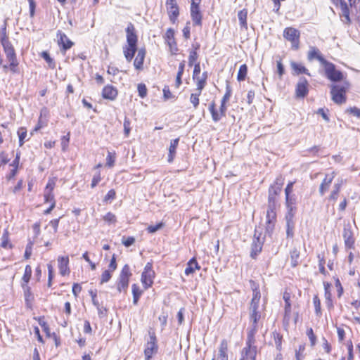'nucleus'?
<instances>
[{"label": "nucleus", "mask_w": 360, "mask_h": 360, "mask_svg": "<svg viewBox=\"0 0 360 360\" xmlns=\"http://www.w3.org/2000/svg\"><path fill=\"white\" fill-rule=\"evenodd\" d=\"M209 110L211 113L212 118L214 122H218L225 115H220V112L216 108L214 101H212L209 105Z\"/></svg>", "instance_id": "25"}, {"label": "nucleus", "mask_w": 360, "mask_h": 360, "mask_svg": "<svg viewBox=\"0 0 360 360\" xmlns=\"http://www.w3.org/2000/svg\"><path fill=\"white\" fill-rule=\"evenodd\" d=\"M277 195L269 194L268 195V208L276 209L277 205Z\"/></svg>", "instance_id": "43"}, {"label": "nucleus", "mask_w": 360, "mask_h": 360, "mask_svg": "<svg viewBox=\"0 0 360 360\" xmlns=\"http://www.w3.org/2000/svg\"><path fill=\"white\" fill-rule=\"evenodd\" d=\"M179 142V138L171 141L169 148L168 162H172L174 158L176 150Z\"/></svg>", "instance_id": "27"}, {"label": "nucleus", "mask_w": 360, "mask_h": 360, "mask_svg": "<svg viewBox=\"0 0 360 360\" xmlns=\"http://www.w3.org/2000/svg\"><path fill=\"white\" fill-rule=\"evenodd\" d=\"M102 96L105 99L113 101L117 96V90L111 85H107L103 89Z\"/></svg>", "instance_id": "18"}, {"label": "nucleus", "mask_w": 360, "mask_h": 360, "mask_svg": "<svg viewBox=\"0 0 360 360\" xmlns=\"http://www.w3.org/2000/svg\"><path fill=\"white\" fill-rule=\"evenodd\" d=\"M231 96V89L230 86L229 84H227L226 87V93L224 95L221 101L226 103L229 100Z\"/></svg>", "instance_id": "60"}, {"label": "nucleus", "mask_w": 360, "mask_h": 360, "mask_svg": "<svg viewBox=\"0 0 360 360\" xmlns=\"http://www.w3.org/2000/svg\"><path fill=\"white\" fill-rule=\"evenodd\" d=\"M125 31L127 44L123 47V53L126 60L130 62L137 51L138 37L131 22L128 23Z\"/></svg>", "instance_id": "1"}, {"label": "nucleus", "mask_w": 360, "mask_h": 360, "mask_svg": "<svg viewBox=\"0 0 360 360\" xmlns=\"http://www.w3.org/2000/svg\"><path fill=\"white\" fill-rule=\"evenodd\" d=\"M32 272V267L30 265H27L25 266L24 275L22 278V280L23 281V283L22 284L27 285V283H29V281L31 278Z\"/></svg>", "instance_id": "37"}, {"label": "nucleus", "mask_w": 360, "mask_h": 360, "mask_svg": "<svg viewBox=\"0 0 360 360\" xmlns=\"http://www.w3.org/2000/svg\"><path fill=\"white\" fill-rule=\"evenodd\" d=\"M111 277H112V271H110L108 269L105 270L101 275L100 283L103 284L104 283L108 282L110 280Z\"/></svg>", "instance_id": "47"}, {"label": "nucleus", "mask_w": 360, "mask_h": 360, "mask_svg": "<svg viewBox=\"0 0 360 360\" xmlns=\"http://www.w3.org/2000/svg\"><path fill=\"white\" fill-rule=\"evenodd\" d=\"M273 337L275 342L276 347L278 350L281 351L282 348V335L276 331L273 332Z\"/></svg>", "instance_id": "39"}, {"label": "nucleus", "mask_w": 360, "mask_h": 360, "mask_svg": "<svg viewBox=\"0 0 360 360\" xmlns=\"http://www.w3.org/2000/svg\"><path fill=\"white\" fill-rule=\"evenodd\" d=\"M275 224L274 223H266L265 236L268 235L271 236L274 229Z\"/></svg>", "instance_id": "64"}, {"label": "nucleus", "mask_w": 360, "mask_h": 360, "mask_svg": "<svg viewBox=\"0 0 360 360\" xmlns=\"http://www.w3.org/2000/svg\"><path fill=\"white\" fill-rule=\"evenodd\" d=\"M200 266L195 257L191 258L188 262L187 267L185 269V274L188 276L194 272L195 269H200Z\"/></svg>", "instance_id": "29"}, {"label": "nucleus", "mask_w": 360, "mask_h": 360, "mask_svg": "<svg viewBox=\"0 0 360 360\" xmlns=\"http://www.w3.org/2000/svg\"><path fill=\"white\" fill-rule=\"evenodd\" d=\"M342 236L345 240V246L348 248H353L354 239L353 237L352 231L349 229L344 228Z\"/></svg>", "instance_id": "23"}, {"label": "nucleus", "mask_w": 360, "mask_h": 360, "mask_svg": "<svg viewBox=\"0 0 360 360\" xmlns=\"http://www.w3.org/2000/svg\"><path fill=\"white\" fill-rule=\"evenodd\" d=\"M158 349L156 345V337L154 334L150 335V340L147 342L144 350L146 360H150L154 353Z\"/></svg>", "instance_id": "13"}, {"label": "nucleus", "mask_w": 360, "mask_h": 360, "mask_svg": "<svg viewBox=\"0 0 360 360\" xmlns=\"http://www.w3.org/2000/svg\"><path fill=\"white\" fill-rule=\"evenodd\" d=\"M1 44L6 54L7 60L9 62V65H4L3 69L5 72L9 68L13 73L19 72L18 70V60L17 59L15 49L8 41V37H1Z\"/></svg>", "instance_id": "2"}, {"label": "nucleus", "mask_w": 360, "mask_h": 360, "mask_svg": "<svg viewBox=\"0 0 360 360\" xmlns=\"http://www.w3.org/2000/svg\"><path fill=\"white\" fill-rule=\"evenodd\" d=\"M347 112L355 116L358 118H360V109L356 107H352L347 110Z\"/></svg>", "instance_id": "59"}, {"label": "nucleus", "mask_w": 360, "mask_h": 360, "mask_svg": "<svg viewBox=\"0 0 360 360\" xmlns=\"http://www.w3.org/2000/svg\"><path fill=\"white\" fill-rule=\"evenodd\" d=\"M313 302L315 308V313L317 316H320L321 315V301L317 295H315L313 298Z\"/></svg>", "instance_id": "45"}, {"label": "nucleus", "mask_w": 360, "mask_h": 360, "mask_svg": "<svg viewBox=\"0 0 360 360\" xmlns=\"http://www.w3.org/2000/svg\"><path fill=\"white\" fill-rule=\"evenodd\" d=\"M250 321L252 322V328L248 333V338L246 341V345H253L255 343V335L257 331V322L259 320L261 316L258 309L250 310Z\"/></svg>", "instance_id": "5"}, {"label": "nucleus", "mask_w": 360, "mask_h": 360, "mask_svg": "<svg viewBox=\"0 0 360 360\" xmlns=\"http://www.w3.org/2000/svg\"><path fill=\"white\" fill-rule=\"evenodd\" d=\"M166 7L170 21L174 24L179 15V8L176 0H166Z\"/></svg>", "instance_id": "9"}, {"label": "nucleus", "mask_w": 360, "mask_h": 360, "mask_svg": "<svg viewBox=\"0 0 360 360\" xmlns=\"http://www.w3.org/2000/svg\"><path fill=\"white\" fill-rule=\"evenodd\" d=\"M290 66L292 70L295 72V75L305 74L308 76H311L309 70L302 65L297 63L296 62L292 61L290 63Z\"/></svg>", "instance_id": "26"}, {"label": "nucleus", "mask_w": 360, "mask_h": 360, "mask_svg": "<svg viewBox=\"0 0 360 360\" xmlns=\"http://www.w3.org/2000/svg\"><path fill=\"white\" fill-rule=\"evenodd\" d=\"M263 246V241L260 239L259 236H256L255 234L252 243L251 244L250 257L255 259L257 256L261 252Z\"/></svg>", "instance_id": "14"}, {"label": "nucleus", "mask_w": 360, "mask_h": 360, "mask_svg": "<svg viewBox=\"0 0 360 360\" xmlns=\"http://www.w3.org/2000/svg\"><path fill=\"white\" fill-rule=\"evenodd\" d=\"M154 277L155 271L153 270V264L148 262L144 267L141 278L143 286L146 290L152 286Z\"/></svg>", "instance_id": "7"}, {"label": "nucleus", "mask_w": 360, "mask_h": 360, "mask_svg": "<svg viewBox=\"0 0 360 360\" xmlns=\"http://www.w3.org/2000/svg\"><path fill=\"white\" fill-rule=\"evenodd\" d=\"M41 57L48 63L50 68L54 69L56 68V63L53 60V59L50 56V55L48 52L43 51L41 53Z\"/></svg>", "instance_id": "38"}, {"label": "nucleus", "mask_w": 360, "mask_h": 360, "mask_svg": "<svg viewBox=\"0 0 360 360\" xmlns=\"http://www.w3.org/2000/svg\"><path fill=\"white\" fill-rule=\"evenodd\" d=\"M283 299L285 300V316H289L291 312V304L290 302V297L289 295H284Z\"/></svg>", "instance_id": "49"}, {"label": "nucleus", "mask_w": 360, "mask_h": 360, "mask_svg": "<svg viewBox=\"0 0 360 360\" xmlns=\"http://www.w3.org/2000/svg\"><path fill=\"white\" fill-rule=\"evenodd\" d=\"M290 259H291V265L293 267H295L299 264V258H300V251L297 248H293L290 251Z\"/></svg>", "instance_id": "32"}, {"label": "nucleus", "mask_w": 360, "mask_h": 360, "mask_svg": "<svg viewBox=\"0 0 360 360\" xmlns=\"http://www.w3.org/2000/svg\"><path fill=\"white\" fill-rule=\"evenodd\" d=\"M195 79H197L198 81L196 90L198 91V92L201 94L202 90L204 89L206 84V81H205V78L200 77H197Z\"/></svg>", "instance_id": "54"}, {"label": "nucleus", "mask_w": 360, "mask_h": 360, "mask_svg": "<svg viewBox=\"0 0 360 360\" xmlns=\"http://www.w3.org/2000/svg\"><path fill=\"white\" fill-rule=\"evenodd\" d=\"M309 60H312L314 59H316L319 60L322 65H325L328 60L324 58V57L321 53L320 51L316 47H310V50L308 52L307 56Z\"/></svg>", "instance_id": "17"}, {"label": "nucleus", "mask_w": 360, "mask_h": 360, "mask_svg": "<svg viewBox=\"0 0 360 360\" xmlns=\"http://www.w3.org/2000/svg\"><path fill=\"white\" fill-rule=\"evenodd\" d=\"M238 17L240 27L248 29L247 11L245 10L240 11L238 13Z\"/></svg>", "instance_id": "33"}, {"label": "nucleus", "mask_w": 360, "mask_h": 360, "mask_svg": "<svg viewBox=\"0 0 360 360\" xmlns=\"http://www.w3.org/2000/svg\"><path fill=\"white\" fill-rule=\"evenodd\" d=\"M165 39L167 45L169 46L172 54H176L178 51V48L174 39V30L172 28L167 29L165 35Z\"/></svg>", "instance_id": "12"}, {"label": "nucleus", "mask_w": 360, "mask_h": 360, "mask_svg": "<svg viewBox=\"0 0 360 360\" xmlns=\"http://www.w3.org/2000/svg\"><path fill=\"white\" fill-rule=\"evenodd\" d=\"M247 72H248L247 65L245 64L240 65L238 72L237 79L239 82L245 80L246 75H247Z\"/></svg>", "instance_id": "36"}, {"label": "nucleus", "mask_w": 360, "mask_h": 360, "mask_svg": "<svg viewBox=\"0 0 360 360\" xmlns=\"http://www.w3.org/2000/svg\"><path fill=\"white\" fill-rule=\"evenodd\" d=\"M115 159H116L115 153L108 151V155L106 158V165L109 167H113L115 162Z\"/></svg>", "instance_id": "42"}, {"label": "nucleus", "mask_w": 360, "mask_h": 360, "mask_svg": "<svg viewBox=\"0 0 360 360\" xmlns=\"http://www.w3.org/2000/svg\"><path fill=\"white\" fill-rule=\"evenodd\" d=\"M300 32L294 27H286L283 31V37L292 43V49L297 50L299 48Z\"/></svg>", "instance_id": "8"}, {"label": "nucleus", "mask_w": 360, "mask_h": 360, "mask_svg": "<svg viewBox=\"0 0 360 360\" xmlns=\"http://www.w3.org/2000/svg\"><path fill=\"white\" fill-rule=\"evenodd\" d=\"M309 83L307 79L304 77H300L295 88V94L297 98H304L309 93Z\"/></svg>", "instance_id": "10"}, {"label": "nucleus", "mask_w": 360, "mask_h": 360, "mask_svg": "<svg viewBox=\"0 0 360 360\" xmlns=\"http://www.w3.org/2000/svg\"><path fill=\"white\" fill-rule=\"evenodd\" d=\"M266 223H274L276 220V209L267 208Z\"/></svg>", "instance_id": "35"}, {"label": "nucleus", "mask_w": 360, "mask_h": 360, "mask_svg": "<svg viewBox=\"0 0 360 360\" xmlns=\"http://www.w3.org/2000/svg\"><path fill=\"white\" fill-rule=\"evenodd\" d=\"M305 349V345H300L299 346V349L298 350H296L295 351V358H296V360H302V358H303V352L304 351Z\"/></svg>", "instance_id": "56"}, {"label": "nucleus", "mask_w": 360, "mask_h": 360, "mask_svg": "<svg viewBox=\"0 0 360 360\" xmlns=\"http://www.w3.org/2000/svg\"><path fill=\"white\" fill-rule=\"evenodd\" d=\"M18 135L19 137V145L22 146L24 143V140L27 136V130L24 127H20L18 131Z\"/></svg>", "instance_id": "44"}, {"label": "nucleus", "mask_w": 360, "mask_h": 360, "mask_svg": "<svg viewBox=\"0 0 360 360\" xmlns=\"http://www.w3.org/2000/svg\"><path fill=\"white\" fill-rule=\"evenodd\" d=\"M323 285L326 300H330V298H332V295L330 290V285L328 283H323Z\"/></svg>", "instance_id": "62"}, {"label": "nucleus", "mask_w": 360, "mask_h": 360, "mask_svg": "<svg viewBox=\"0 0 360 360\" xmlns=\"http://www.w3.org/2000/svg\"><path fill=\"white\" fill-rule=\"evenodd\" d=\"M163 96L165 100L174 98L175 96L172 94L168 86L163 88Z\"/></svg>", "instance_id": "55"}, {"label": "nucleus", "mask_w": 360, "mask_h": 360, "mask_svg": "<svg viewBox=\"0 0 360 360\" xmlns=\"http://www.w3.org/2000/svg\"><path fill=\"white\" fill-rule=\"evenodd\" d=\"M116 197V192L114 189L110 190L104 198V201L106 202H111Z\"/></svg>", "instance_id": "50"}, {"label": "nucleus", "mask_w": 360, "mask_h": 360, "mask_svg": "<svg viewBox=\"0 0 360 360\" xmlns=\"http://www.w3.org/2000/svg\"><path fill=\"white\" fill-rule=\"evenodd\" d=\"M349 83L347 81H343L340 84H333L330 86V94L332 100L336 104H342L346 102V92L349 88Z\"/></svg>", "instance_id": "3"}, {"label": "nucleus", "mask_w": 360, "mask_h": 360, "mask_svg": "<svg viewBox=\"0 0 360 360\" xmlns=\"http://www.w3.org/2000/svg\"><path fill=\"white\" fill-rule=\"evenodd\" d=\"M307 335L310 340L311 345L314 346L316 344V338L314 333L313 329L312 328L308 329L307 331Z\"/></svg>", "instance_id": "53"}, {"label": "nucleus", "mask_w": 360, "mask_h": 360, "mask_svg": "<svg viewBox=\"0 0 360 360\" xmlns=\"http://www.w3.org/2000/svg\"><path fill=\"white\" fill-rule=\"evenodd\" d=\"M165 226V224L163 222H159L157 224L155 225H150V226H148L146 229L147 231L149 233H155L156 231H158V230L162 229Z\"/></svg>", "instance_id": "40"}, {"label": "nucleus", "mask_w": 360, "mask_h": 360, "mask_svg": "<svg viewBox=\"0 0 360 360\" xmlns=\"http://www.w3.org/2000/svg\"><path fill=\"white\" fill-rule=\"evenodd\" d=\"M44 200L45 202H51V203L53 202H55L54 200V195L53 194V192H50V191H44Z\"/></svg>", "instance_id": "61"}, {"label": "nucleus", "mask_w": 360, "mask_h": 360, "mask_svg": "<svg viewBox=\"0 0 360 360\" xmlns=\"http://www.w3.org/2000/svg\"><path fill=\"white\" fill-rule=\"evenodd\" d=\"M131 275L129 266L125 264L122 267L116 283L117 289L119 292H127Z\"/></svg>", "instance_id": "4"}, {"label": "nucleus", "mask_w": 360, "mask_h": 360, "mask_svg": "<svg viewBox=\"0 0 360 360\" xmlns=\"http://www.w3.org/2000/svg\"><path fill=\"white\" fill-rule=\"evenodd\" d=\"M338 1L340 4V6L342 11L340 16L344 18V19L342 20L343 22L346 24H349L351 20L349 17V9L347 3L345 2V0H338Z\"/></svg>", "instance_id": "20"}, {"label": "nucleus", "mask_w": 360, "mask_h": 360, "mask_svg": "<svg viewBox=\"0 0 360 360\" xmlns=\"http://www.w3.org/2000/svg\"><path fill=\"white\" fill-rule=\"evenodd\" d=\"M227 349V342L226 340H222L220 344L218 359L217 360H228Z\"/></svg>", "instance_id": "31"}, {"label": "nucleus", "mask_w": 360, "mask_h": 360, "mask_svg": "<svg viewBox=\"0 0 360 360\" xmlns=\"http://www.w3.org/2000/svg\"><path fill=\"white\" fill-rule=\"evenodd\" d=\"M135 242V238L132 236H129L127 238L123 237L122 243L125 247H130Z\"/></svg>", "instance_id": "57"}, {"label": "nucleus", "mask_w": 360, "mask_h": 360, "mask_svg": "<svg viewBox=\"0 0 360 360\" xmlns=\"http://www.w3.org/2000/svg\"><path fill=\"white\" fill-rule=\"evenodd\" d=\"M130 121L128 118L125 117L124 120V134L126 136H128L129 133H130V131H131V127H130Z\"/></svg>", "instance_id": "58"}, {"label": "nucleus", "mask_w": 360, "mask_h": 360, "mask_svg": "<svg viewBox=\"0 0 360 360\" xmlns=\"http://www.w3.org/2000/svg\"><path fill=\"white\" fill-rule=\"evenodd\" d=\"M57 38L58 44L61 47L63 52H65L74 45V43L60 30L57 32Z\"/></svg>", "instance_id": "11"}, {"label": "nucleus", "mask_w": 360, "mask_h": 360, "mask_svg": "<svg viewBox=\"0 0 360 360\" xmlns=\"http://www.w3.org/2000/svg\"><path fill=\"white\" fill-rule=\"evenodd\" d=\"M198 58V55L195 50H189L188 65L192 67L194 63L197 60Z\"/></svg>", "instance_id": "46"}, {"label": "nucleus", "mask_w": 360, "mask_h": 360, "mask_svg": "<svg viewBox=\"0 0 360 360\" xmlns=\"http://www.w3.org/2000/svg\"><path fill=\"white\" fill-rule=\"evenodd\" d=\"M294 214H286V236L287 238H292L294 236V226L293 221Z\"/></svg>", "instance_id": "21"}, {"label": "nucleus", "mask_w": 360, "mask_h": 360, "mask_svg": "<svg viewBox=\"0 0 360 360\" xmlns=\"http://www.w3.org/2000/svg\"><path fill=\"white\" fill-rule=\"evenodd\" d=\"M191 17L193 20V25H202V15L200 12V7L191 8Z\"/></svg>", "instance_id": "22"}, {"label": "nucleus", "mask_w": 360, "mask_h": 360, "mask_svg": "<svg viewBox=\"0 0 360 360\" xmlns=\"http://www.w3.org/2000/svg\"><path fill=\"white\" fill-rule=\"evenodd\" d=\"M132 295H133V303L136 305L139 300L142 294V290H140L139 287L136 284L131 285Z\"/></svg>", "instance_id": "34"}, {"label": "nucleus", "mask_w": 360, "mask_h": 360, "mask_svg": "<svg viewBox=\"0 0 360 360\" xmlns=\"http://www.w3.org/2000/svg\"><path fill=\"white\" fill-rule=\"evenodd\" d=\"M296 198L295 195H285V204L288 209L287 214H294Z\"/></svg>", "instance_id": "30"}, {"label": "nucleus", "mask_w": 360, "mask_h": 360, "mask_svg": "<svg viewBox=\"0 0 360 360\" xmlns=\"http://www.w3.org/2000/svg\"><path fill=\"white\" fill-rule=\"evenodd\" d=\"M139 96L144 98L147 95V88L144 84H139L137 87Z\"/></svg>", "instance_id": "51"}, {"label": "nucleus", "mask_w": 360, "mask_h": 360, "mask_svg": "<svg viewBox=\"0 0 360 360\" xmlns=\"http://www.w3.org/2000/svg\"><path fill=\"white\" fill-rule=\"evenodd\" d=\"M282 188L279 186H276L274 184L271 185L269 188V194H272L273 195H278L281 192Z\"/></svg>", "instance_id": "52"}, {"label": "nucleus", "mask_w": 360, "mask_h": 360, "mask_svg": "<svg viewBox=\"0 0 360 360\" xmlns=\"http://www.w3.org/2000/svg\"><path fill=\"white\" fill-rule=\"evenodd\" d=\"M325 70L326 77L333 82H338L344 80L343 73L336 70L335 65L328 61L325 65H323Z\"/></svg>", "instance_id": "6"}, {"label": "nucleus", "mask_w": 360, "mask_h": 360, "mask_svg": "<svg viewBox=\"0 0 360 360\" xmlns=\"http://www.w3.org/2000/svg\"><path fill=\"white\" fill-rule=\"evenodd\" d=\"M58 269L60 275L65 276L70 274L69 258L68 257H59L58 258Z\"/></svg>", "instance_id": "19"}, {"label": "nucleus", "mask_w": 360, "mask_h": 360, "mask_svg": "<svg viewBox=\"0 0 360 360\" xmlns=\"http://www.w3.org/2000/svg\"><path fill=\"white\" fill-rule=\"evenodd\" d=\"M200 93L198 92L191 94V95L190 101L195 108H197V107L199 105V96H200Z\"/></svg>", "instance_id": "48"}, {"label": "nucleus", "mask_w": 360, "mask_h": 360, "mask_svg": "<svg viewBox=\"0 0 360 360\" xmlns=\"http://www.w3.org/2000/svg\"><path fill=\"white\" fill-rule=\"evenodd\" d=\"M22 288L24 291L25 300L27 302H28L30 300V299H32L31 288L26 284H22Z\"/></svg>", "instance_id": "41"}, {"label": "nucleus", "mask_w": 360, "mask_h": 360, "mask_svg": "<svg viewBox=\"0 0 360 360\" xmlns=\"http://www.w3.org/2000/svg\"><path fill=\"white\" fill-rule=\"evenodd\" d=\"M335 176V172H333L330 174H326L325 175V178L323 179L319 189V193L321 196L324 195L326 192L328 191Z\"/></svg>", "instance_id": "15"}, {"label": "nucleus", "mask_w": 360, "mask_h": 360, "mask_svg": "<svg viewBox=\"0 0 360 360\" xmlns=\"http://www.w3.org/2000/svg\"><path fill=\"white\" fill-rule=\"evenodd\" d=\"M342 184V180L335 183L333 185V191L330 193V195L328 196V200L330 201H336L338 198V194L340 191L341 186Z\"/></svg>", "instance_id": "28"}, {"label": "nucleus", "mask_w": 360, "mask_h": 360, "mask_svg": "<svg viewBox=\"0 0 360 360\" xmlns=\"http://www.w3.org/2000/svg\"><path fill=\"white\" fill-rule=\"evenodd\" d=\"M146 56L145 49H140L138 51L137 56L134 60V65L136 70H142Z\"/></svg>", "instance_id": "24"}, {"label": "nucleus", "mask_w": 360, "mask_h": 360, "mask_svg": "<svg viewBox=\"0 0 360 360\" xmlns=\"http://www.w3.org/2000/svg\"><path fill=\"white\" fill-rule=\"evenodd\" d=\"M183 35L185 39H189L191 35L190 22H187L186 26L183 29Z\"/></svg>", "instance_id": "63"}, {"label": "nucleus", "mask_w": 360, "mask_h": 360, "mask_svg": "<svg viewBox=\"0 0 360 360\" xmlns=\"http://www.w3.org/2000/svg\"><path fill=\"white\" fill-rule=\"evenodd\" d=\"M257 352V349L256 346L253 345H246V347L243 349L242 358L240 360H256Z\"/></svg>", "instance_id": "16"}]
</instances>
